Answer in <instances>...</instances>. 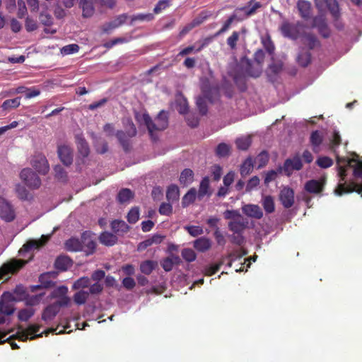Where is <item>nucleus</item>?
Returning a JSON list of instances; mask_svg holds the SVG:
<instances>
[{
  "label": "nucleus",
  "instance_id": "1",
  "mask_svg": "<svg viewBox=\"0 0 362 362\" xmlns=\"http://www.w3.org/2000/svg\"><path fill=\"white\" fill-rule=\"evenodd\" d=\"M141 120L146 125L151 138L153 137L154 132L163 131L168 126V113L164 110L160 111L154 120L152 119V117H150L148 114L144 113L141 115Z\"/></svg>",
  "mask_w": 362,
  "mask_h": 362
},
{
  "label": "nucleus",
  "instance_id": "2",
  "mask_svg": "<svg viewBox=\"0 0 362 362\" xmlns=\"http://www.w3.org/2000/svg\"><path fill=\"white\" fill-rule=\"evenodd\" d=\"M338 175L340 177V182L335 189V194L338 196H342L344 194L351 193L353 192H357L362 197V184L356 182H345L346 177V167L344 165L338 166Z\"/></svg>",
  "mask_w": 362,
  "mask_h": 362
},
{
  "label": "nucleus",
  "instance_id": "3",
  "mask_svg": "<svg viewBox=\"0 0 362 362\" xmlns=\"http://www.w3.org/2000/svg\"><path fill=\"white\" fill-rule=\"evenodd\" d=\"M305 28V25L299 21L296 23L284 21L279 26V30L284 37L296 40L301 37Z\"/></svg>",
  "mask_w": 362,
  "mask_h": 362
},
{
  "label": "nucleus",
  "instance_id": "4",
  "mask_svg": "<svg viewBox=\"0 0 362 362\" xmlns=\"http://www.w3.org/2000/svg\"><path fill=\"white\" fill-rule=\"evenodd\" d=\"M218 98V92L216 89L209 88L203 90V95L198 96L196 99V105L202 115H206L208 112L206 100L211 103H214Z\"/></svg>",
  "mask_w": 362,
  "mask_h": 362
},
{
  "label": "nucleus",
  "instance_id": "5",
  "mask_svg": "<svg viewBox=\"0 0 362 362\" xmlns=\"http://www.w3.org/2000/svg\"><path fill=\"white\" fill-rule=\"evenodd\" d=\"M131 128L127 132L123 131H117L116 133V137L118 139L119 143L120 144L122 149L125 153H128L132 149V143L131 139L136 136L137 134V130L135 127V124L132 122Z\"/></svg>",
  "mask_w": 362,
  "mask_h": 362
},
{
  "label": "nucleus",
  "instance_id": "6",
  "mask_svg": "<svg viewBox=\"0 0 362 362\" xmlns=\"http://www.w3.org/2000/svg\"><path fill=\"white\" fill-rule=\"evenodd\" d=\"M70 300L69 297H65L49 304L45 308L42 315V319L44 321L52 320L59 312L60 308L69 305Z\"/></svg>",
  "mask_w": 362,
  "mask_h": 362
},
{
  "label": "nucleus",
  "instance_id": "7",
  "mask_svg": "<svg viewBox=\"0 0 362 362\" xmlns=\"http://www.w3.org/2000/svg\"><path fill=\"white\" fill-rule=\"evenodd\" d=\"M26 261L22 259H13L0 267V280L6 279L8 274L16 273L22 269Z\"/></svg>",
  "mask_w": 362,
  "mask_h": 362
},
{
  "label": "nucleus",
  "instance_id": "8",
  "mask_svg": "<svg viewBox=\"0 0 362 362\" xmlns=\"http://www.w3.org/2000/svg\"><path fill=\"white\" fill-rule=\"evenodd\" d=\"M16 298L9 291H4L0 299V313L10 316L14 313L13 302Z\"/></svg>",
  "mask_w": 362,
  "mask_h": 362
},
{
  "label": "nucleus",
  "instance_id": "9",
  "mask_svg": "<svg viewBox=\"0 0 362 362\" xmlns=\"http://www.w3.org/2000/svg\"><path fill=\"white\" fill-rule=\"evenodd\" d=\"M303 168V163L298 155L293 158L286 159L282 166H279V172L284 173L286 176H291L293 170H300Z\"/></svg>",
  "mask_w": 362,
  "mask_h": 362
},
{
  "label": "nucleus",
  "instance_id": "10",
  "mask_svg": "<svg viewBox=\"0 0 362 362\" xmlns=\"http://www.w3.org/2000/svg\"><path fill=\"white\" fill-rule=\"evenodd\" d=\"M76 1L63 0V4L66 8H72ZM79 6L82 9V16L83 18H90L95 13L93 0H79Z\"/></svg>",
  "mask_w": 362,
  "mask_h": 362
},
{
  "label": "nucleus",
  "instance_id": "11",
  "mask_svg": "<svg viewBox=\"0 0 362 362\" xmlns=\"http://www.w3.org/2000/svg\"><path fill=\"white\" fill-rule=\"evenodd\" d=\"M315 4L319 11L327 8L334 19L337 20L339 18L340 10L337 0H315Z\"/></svg>",
  "mask_w": 362,
  "mask_h": 362
},
{
  "label": "nucleus",
  "instance_id": "12",
  "mask_svg": "<svg viewBox=\"0 0 362 362\" xmlns=\"http://www.w3.org/2000/svg\"><path fill=\"white\" fill-rule=\"evenodd\" d=\"M0 218L6 223H11L16 218V211L13 205L4 198L0 200Z\"/></svg>",
  "mask_w": 362,
  "mask_h": 362
},
{
  "label": "nucleus",
  "instance_id": "13",
  "mask_svg": "<svg viewBox=\"0 0 362 362\" xmlns=\"http://www.w3.org/2000/svg\"><path fill=\"white\" fill-rule=\"evenodd\" d=\"M21 178L30 189H37L41 186V179L30 168H24L21 172Z\"/></svg>",
  "mask_w": 362,
  "mask_h": 362
},
{
  "label": "nucleus",
  "instance_id": "14",
  "mask_svg": "<svg viewBox=\"0 0 362 362\" xmlns=\"http://www.w3.org/2000/svg\"><path fill=\"white\" fill-rule=\"evenodd\" d=\"M279 199L284 208H291L295 203V192L289 186H284L280 190Z\"/></svg>",
  "mask_w": 362,
  "mask_h": 362
},
{
  "label": "nucleus",
  "instance_id": "15",
  "mask_svg": "<svg viewBox=\"0 0 362 362\" xmlns=\"http://www.w3.org/2000/svg\"><path fill=\"white\" fill-rule=\"evenodd\" d=\"M30 164L38 173L46 175L49 172L48 161L42 153L35 154L30 160Z\"/></svg>",
  "mask_w": 362,
  "mask_h": 362
},
{
  "label": "nucleus",
  "instance_id": "16",
  "mask_svg": "<svg viewBox=\"0 0 362 362\" xmlns=\"http://www.w3.org/2000/svg\"><path fill=\"white\" fill-rule=\"evenodd\" d=\"M310 28H311V29L317 28L320 35L324 38H327L330 35V30L323 16L318 15L315 16L313 19V23H311V27Z\"/></svg>",
  "mask_w": 362,
  "mask_h": 362
},
{
  "label": "nucleus",
  "instance_id": "17",
  "mask_svg": "<svg viewBox=\"0 0 362 362\" xmlns=\"http://www.w3.org/2000/svg\"><path fill=\"white\" fill-rule=\"evenodd\" d=\"M325 179L311 180L306 181L304 185V189L306 192L311 194H320L324 190Z\"/></svg>",
  "mask_w": 362,
  "mask_h": 362
},
{
  "label": "nucleus",
  "instance_id": "18",
  "mask_svg": "<svg viewBox=\"0 0 362 362\" xmlns=\"http://www.w3.org/2000/svg\"><path fill=\"white\" fill-rule=\"evenodd\" d=\"M57 154L59 160L66 165H70L73 162L71 148L67 145H59L57 148Z\"/></svg>",
  "mask_w": 362,
  "mask_h": 362
},
{
  "label": "nucleus",
  "instance_id": "19",
  "mask_svg": "<svg viewBox=\"0 0 362 362\" xmlns=\"http://www.w3.org/2000/svg\"><path fill=\"white\" fill-rule=\"evenodd\" d=\"M299 15L304 21L312 17V4L305 0H298L296 4Z\"/></svg>",
  "mask_w": 362,
  "mask_h": 362
},
{
  "label": "nucleus",
  "instance_id": "20",
  "mask_svg": "<svg viewBox=\"0 0 362 362\" xmlns=\"http://www.w3.org/2000/svg\"><path fill=\"white\" fill-rule=\"evenodd\" d=\"M128 18V16L126 13H122L121 15L117 16L115 20L111 22L106 23L102 26V30L104 33H108L112 30L116 29V28H119L122 26Z\"/></svg>",
  "mask_w": 362,
  "mask_h": 362
},
{
  "label": "nucleus",
  "instance_id": "21",
  "mask_svg": "<svg viewBox=\"0 0 362 362\" xmlns=\"http://www.w3.org/2000/svg\"><path fill=\"white\" fill-rule=\"evenodd\" d=\"M247 220L242 216L235 220L230 221L228 223V228L230 229V230L233 232V233H243L245 228L247 227Z\"/></svg>",
  "mask_w": 362,
  "mask_h": 362
},
{
  "label": "nucleus",
  "instance_id": "22",
  "mask_svg": "<svg viewBox=\"0 0 362 362\" xmlns=\"http://www.w3.org/2000/svg\"><path fill=\"white\" fill-rule=\"evenodd\" d=\"M51 276L55 277L56 273L53 272L42 274L40 278H38V280H40L41 285L34 286L32 289V291H35L36 289H40L42 288H49L54 287L55 284L50 279Z\"/></svg>",
  "mask_w": 362,
  "mask_h": 362
},
{
  "label": "nucleus",
  "instance_id": "23",
  "mask_svg": "<svg viewBox=\"0 0 362 362\" xmlns=\"http://www.w3.org/2000/svg\"><path fill=\"white\" fill-rule=\"evenodd\" d=\"M110 227L117 236H123L131 228L124 221L118 219L112 221Z\"/></svg>",
  "mask_w": 362,
  "mask_h": 362
},
{
  "label": "nucleus",
  "instance_id": "24",
  "mask_svg": "<svg viewBox=\"0 0 362 362\" xmlns=\"http://www.w3.org/2000/svg\"><path fill=\"white\" fill-rule=\"evenodd\" d=\"M99 242L106 246L112 247L118 242L117 236L112 232L103 231L99 235Z\"/></svg>",
  "mask_w": 362,
  "mask_h": 362
},
{
  "label": "nucleus",
  "instance_id": "25",
  "mask_svg": "<svg viewBox=\"0 0 362 362\" xmlns=\"http://www.w3.org/2000/svg\"><path fill=\"white\" fill-rule=\"evenodd\" d=\"M47 240L48 238L45 236H42L41 240H30L20 250V253L23 254V252H27L32 250H39V248L42 247L46 244Z\"/></svg>",
  "mask_w": 362,
  "mask_h": 362
},
{
  "label": "nucleus",
  "instance_id": "26",
  "mask_svg": "<svg viewBox=\"0 0 362 362\" xmlns=\"http://www.w3.org/2000/svg\"><path fill=\"white\" fill-rule=\"evenodd\" d=\"M242 211L249 217L256 219H260L263 216V213L259 205L248 204L242 207Z\"/></svg>",
  "mask_w": 362,
  "mask_h": 362
},
{
  "label": "nucleus",
  "instance_id": "27",
  "mask_svg": "<svg viewBox=\"0 0 362 362\" xmlns=\"http://www.w3.org/2000/svg\"><path fill=\"white\" fill-rule=\"evenodd\" d=\"M303 42L305 45L310 50L314 49L315 47L320 46V42L317 36L312 33H305L303 31L301 37Z\"/></svg>",
  "mask_w": 362,
  "mask_h": 362
},
{
  "label": "nucleus",
  "instance_id": "28",
  "mask_svg": "<svg viewBox=\"0 0 362 362\" xmlns=\"http://www.w3.org/2000/svg\"><path fill=\"white\" fill-rule=\"evenodd\" d=\"M72 260L66 255H61L56 258L54 267L59 271H67L72 266Z\"/></svg>",
  "mask_w": 362,
  "mask_h": 362
},
{
  "label": "nucleus",
  "instance_id": "29",
  "mask_svg": "<svg viewBox=\"0 0 362 362\" xmlns=\"http://www.w3.org/2000/svg\"><path fill=\"white\" fill-rule=\"evenodd\" d=\"M264 52L262 49L255 51L254 54V60L255 63V71L252 72L253 75L259 76L262 71V64L264 59Z\"/></svg>",
  "mask_w": 362,
  "mask_h": 362
},
{
  "label": "nucleus",
  "instance_id": "30",
  "mask_svg": "<svg viewBox=\"0 0 362 362\" xmlns=\"http://www.w3.org/2000/svg\"><path fill=\"white\" fill-rule=\"evenodd\" d=\"M323 141V136L321 132L318 130L313 131L311 132L310 136V143L313 146V150L315 153H318L320 152V146Z\"/></svg>",
  "mask_w": 362,
  "mask_h": 362
},
{
  "label": "nucleus",
  "instance_id": "31",
  "mask_svg": "<svg viewBox=\"0 0 362 362\" xmlns=\"http://www.w3.org/2000/svg\"><path fill=\"white\" fill-rule=\"evenodd\" d=\"M166 199L168 202H177L180 199V188L176 184L170 185L166 190Z\"/></svg>",
  "mask_w": 362,
  "mask_h": 362
},
{
  "label": "nucleus",
  "instance_id": "32",
  "mask_svg": "<svg viewBox=\"0 0 362 362\" xmlns=\"http://www.w3.org/2000/svg\"><path fill=\"white\" fill-rule=\"evenodd\" d=\"M134 197V193L129 188H122L117 194V200L121 204H125Z\"/></svg>",
  "mask_w": 362,
  "mask_h": 362
},
{
  "label": "nucleus",
  "instance_id": "33",
  "mask_svg": "<svg viewBox=\"0 0 362 362\" xmlns=\"http://www.w3.org/2000/svg\"><path fill=\"white\" fill-rule=\"evenodd\" d=\"M76 144L78 153L83 158H87L90 153V148L86 139L77 137Z\"/></svg>",
  "mask_w": 362,
  "mask_h": 362
},
{
  "label": "nucleus",
  "instance_id": "34",
  "mask_svg": "<svg viewBox=\"0 0 362 362\" xmlns=\"http://www.w3.org/2000/svg\"><path fill=\"white\" fill-rule=\"evenodd\" d=\"M209 189V179L208 177H205L200 182L199 189H198V199L202 200L206 195L210 196L211 192Z\"/></svg>",
  "mask_w": 362,
  "mask_h": 362
},
{
  "label": "nucleus",
  "instance_id": "35",
  "mask_svg": "<svg viewBox=\"0 0 362 362\" xmlns=\"http://www.w3.org/2000/svg\"><path fill=\"white\" fill-rule=\"evenodd\" d=\"M180 183L183 186H187L188 185L192 183L194 180V173L193 171L189 168L184 169L180 177Z\"/></svg>",
  "mask_w": 362,
  "mask_h": 362
},
{
  "label": "nucleus",
  "instance_id": "36",
  "mask_svg": "<svg viewBox=\"0 0 362 362\" xmlns=\"http://www.w3.org/2000/svg\"><path fill=\"white\" fill-rule=\"evenodd\" d=\"M158 262L153 260H145L140 264V271L141 273L148 275L156 269Z\"/></svg>",
  "mask_w": 362,
  "mask_h": 362
},
{
  "label": "nucleus",
  "instance_id": "37",
  "mask_svg": "<svg viewBox=\"0 0 362 362\" xmlns=\"http://www.w3.org/2000/svg\"><path fill=\"white\" fill-rule=\"evenodd\" d=\"M194 248L200 252H205L211 247V242L206 238H200L194 241Z\"/></svg>",
  "mask_w": 362,
  "mask_h": 362
},
{
  "label": "nucleus",
  "instance_id": "38",
  "mask_svg": "<svg viewBox=\"0 0 362 362\" xmlns=\"http://www.w3.org/2000/svg\"><path fill=\"white\" fill-rule=\"evenodd\" d=\"M262 206L265 212L272 214L275 211L274 199L272 196L267 195L263 197L262 199Z\"/></svg>",
  "mask_w": 362,
  "mask_h": 362
},
{
  "label": "nucleus",
  "instance_id": "39",
  "mask_svg": "<svg viewBox=\"0 0 362 362\" xmlns=\"http://www.w3.org/2000/svg\"><path fill=\"white\" fill-rule=\"evenodd\" d=\"M196 197H197V194L195 188H190L182 198V206L183 207H186L189 204H193L194 202L195 201Z\"/></svg>",
  "mask_w": 362,
  "mask_h": 362
},
{
  "label": "nucleus",
  "instance_id": "40",
  "mask_svg": "<svg viewBox=\"0 0 362 362\" xmlns=\"http://www.w3.org/2000/svg\"><path fill=\"white\" fill-rule=\"evenodd\" d=\"M341 144V137L337 130H334L332 137L329 140V149L334 153H337V148Z\"/></svg>",
  "mask_w": 362,
  "mask_h": 362
},
{
  "label": "nucleus",
  "instance_id": "41",
  "mask_svg": "<svg viewBox=\"0 0 362 362\" xmlns=\"http://www.w3.org/2000/svg\"><path fill=\"white\" fill-rule=\"evenodd\" d=\"M90 286V279L88 276H82L74 281L72 289L73 290H81L89 288Z\"/></svg>",
  "mask_w": 362,
  "mask_h": 362
},
{
  "label": "nucleus",
  "instance_id": "42",
  "mask_svg": "<svg viewBox=\"0 0 362 362\" xmlns=\"http://www.w3.org/2000/svg\"><path fill=\"white\" fill-rule=\"evenodd\" d=\"M21 97H16L12 99L6 100L1 105L3 110H9L11 109H16L21 105Z\"/></svg>",
  "mask_w": 362,
  "mask_h": 362
},
{
  "label": "nucleus",
  "instance_id": "43",
  "mask_svg": "<svg viewBox=\"0 0 362 362\" xmlns=\"http://www.w3.org/2000/svg\"><path fill=\"white\" fill-rule=\"evenodd\" d=\"M66 250L69 251H80L83 250L82 244L78 239L71 238L65 243Z\"/></svg>",
  "mask_w": 362,
  "mask_h": 362
},
{
  "label": "nucleus",
  "instance_id": "44",
  "mask_svg": "<svg viewBox=\"0 0 362 362\" xmlns=\"http://www.w3.org/2000/svg\"><path fill=\"white\" fill-rule=\"evenodd\" d=\"M253 169V161L251 158L245 160V162L241 164L240 168V173L242 177L248 175Z\"/></svg>",
  "mask_w": 362,
  "mask_h": 362
},
{
  "label": "nucleus",
  "instance_id": "45",
  "mask_svg": "<svg viewBox=\"0 0 362 362\" xmlns=\"http://www.w3.org/2000/svg\"><path fill=\"white\" fill-rule=\"evenodd\" d=\"M230 150V146L224 142H222L217 145L215 153L218 158H226L229 156Z\"/></svg>",
  "mask_w": 362,
  "mask_h": 362
},
{
  "label": "nucleus",
  "instance_id": "46",
  "mask_svg": "<svg viewBox=\"0 0 362 362\" xmlns=\"http://www.w3.org/2000/svg\"><path fill=\"white\" fill-rule=\"evenodd\" d=\"M236 12L237 11H235V12L227 19L223 27L214 33V37H218L221 34L226 32L230 28L233 22L237 19Z\"/></svg>",
  "mask_w": 362,
  "mask_h": 362
},
{
  "label": "nucleus",
  "instance_id": "47",
  "mask_svg": "<svg viewBox=\"0 0 362 362\" xmlns=\"http://www.w3.org/2000/svg\"><path fill=\"white\" fill-rule=\"evenodd\" d=\"M252 144V139L250 136L239 137L235 140L237 148L241 151H246L249 148Z\"/></svg>",
  "mask_w": 362,
  "mask_h": 362
},
{
  "label": "nucleus",
  "instance_id": "48",
  "mask_svg": "<svg viewBox=\"0 0 362 362\" xmlns=\"http://www.w3.org/2000/svg\"><path fill=\"white\" fill-rule=\"evenodd\" d=\"M312 55L308 51L300 52L297 57V62L300 66L306 67L310 62Z\"/></svg>",
  "mask_w": 362,
  "mask_h": 362
},
{
  "label": "nucleus",
  "instance_id": "49",
  "mask_svg": "<svg viewBox=\"0 0 362 362\" xmlns=\"http://www.w3.org/2000/svg\"><path fill=\"white\" fill-rule=\"evenodd\" d=\"M89 293L88 291L81 290L74 295V301L76 304L80 305L86 303L89 298Z\"/></svg>",
  "mask_w": 362,
  "mask_h": 362
},
{
  "label": "nucleus",
  "instance_id": "50",
  "mask_svg": "<svg viewBox=\"0 0 362 362\" xmlns=\"http://www.w3.org/2000/svg\"><path fill=\"white\" fill-rule=\"evenodd\" d=\"M269 160V155L267 151H262L260 152L255 159V162L257 164V168L260 169L264 167Z\"/></svg>",
  "mask_w": 362,
  "mask_h": 362
},
{
  "label": "nucleus",
  "instance_id": "51",
  "mask_svg": "<svg viewBox=\"0 0 362 362\" xmlns=\"http://www.w3.org/2000/svg\"><path fill=\"white\" fill-rule=\"evenodd\" d=\"M16 193L20 199L27 201L31 199V195L25 186L18 184L16 185Z\"/></svg>",
  "mask_w": 362,
  "mask_h": 362
},
{
  "label": "nucleus",
  "instance_id": "52",
  "mask_svg": "<svg viewBox=\"0 0 362 362\" xmlns=\"http://www.w3.org/2000/svg\"><path fill=\"white\" fill-rule=\"evenodd\" d=\"M139 219V208L138 206L132 207L127 215V220L129 223L134 224Z\"/></svg>",
  "mask_w": 362,
  "mask_h": 362
},
{
  "label": "nucleus",
  "instance_id": "53",
  "mask_svg": "<svg viewBox=\"0 0 362 362\" xmlns=\"http://www.w3.org/2000/svg\"><path fill=\"white\" fill-rule=\"evenodd\" d=\"M54 177L57 180L61 182H66L67 173L64 168L59 165H56L54 168Z\"/></svg>",
  "mask_w": 362,
  "mask_h": 362
},
{
  "label": "nucleus",
  "instance_id": "54",
  "mask_svg": "<svg viewBox=\"0 0 362 362\" xmlns=\"http://www.w3.org/2000/svg\"><path fill=\"white\" fill-rule=\"evenodd\" d=\"M68 288L66 286H61L50 293V297L51 298H59V299H63L65 297H68L66 296Z\"/></svg>",
  "mask_w": 362,
  "mask_h": 362
},
{
  "label": "nucleus",
  "instance_id": "55",
  "mask_svg": "<svg viewBox=\"0 0 362 362\" xmlns=\"http://www.w3.org/2000/svg\"><path fill=\"white\" fill-rule=\"evenodd\" d=\"M154 18L152 13H139L132 16L131 25H132L136 21H150Z\"/></svg>",
  "mask_w": 362,
  "mask_h": 362
},
{
  "label": "nucleus",
  "instance_id": "56",
  "mask_svg": "<svg viewBox=\"0 0 362 362\" xmlns=\"http://www.w3.org/2000/svg\"><path fill=\"white\" fill-rule=\"evenodd\" d=\"M35 313V310L33 308H25L19 311L18 317L19 320L26 322L28 321Z\"/></svg>",
  "mask_w": 362,
  "mask_h": 362
},
{
  "label": "nucleus",
  "instance_id": "57",
  "mask_svg": "<svg viewBox=\"0 0 362 362\" xmlns=\"http://www.w3.org/2000/svg\"><path fill=\"white\" fill-rule=\"evenodd\" d=\"M261 6L262 5L259 2H255L252 6L250 7V8H248V7L245 6V7L237 8L235 9V11H245L246 16H250L254 14L256 12L257 9L261 8Z\"/></svg>",
  "mask_w": 362,
  "mask_h": 362
},
{
  "label": "nucleus",
  "instance_id": "58",
  "mask_svg": "<svg viewBox=\"0 0 362 362\" xmlns=\"http://www.w3.org/2000/svg\"><path fill=\"white\" fill-rule=\"evenodd\" d=\"M203 22V20H199V19H194L192 21V22L188 25H187L185 28H183L180 35L183 36L186 35L188 32H189L191 30H192L196 26H199L200 24H202Z\"/></svg>",
  "mask_w": 362,
  "mask_h": 362
},
{
  "label": "nucleus",
  "instance_id": "59",
  "mask_svg": "<svg viewBox=\"0 0 362 362\" xmlns=\"http://www.w3.org/2000/svg\"><path fill=\"white\" fill-rule=\"evenodd\" d=\"M40 20L45 27H49L53 24V18L48 13L42 12L40 15Z\"/></svg>",
  "mask_w": 362,
  "mask_h": 362
},
{
  "label": "nucleus",
  "instance_id": "60",
  "mask_svg": "<svg viewBox=\"0 0 362 362\" xmlns=\"http://www.w3.org/2000/svg\"><path fill=\"white\" fill-rule=\"evenodd\" d=\"M316 163L318 166L322 168H327L333 164V161L331 158L327 156L320 157L317 160Z\"/></svg>",
  "mask_w": 362,
  "mask_h": 362
},
{
  "label": "nucleus",
  "instance_id": "61",
  "mask_svg": "<svg viewBox=\"0 0 362 362\" xmlns=\"http://www.w3.org/2000/svg\"><path fill=\"white\" fill-rule=\"evenodd\" d=\"M239 39V33L237 31H233L230 37L227 39V44L231 49H235L236 47L237 42Z\"/></svg>",
  "mask_w": 362,
  "mask_h": 362
},
{
  "label": "nucleus",
  "instance_id": "62",
  "mask_svg": "<svg viewBox=\"0 0 362 362\" xmlns=\"http://www.w3.org/2000/svg\"><path fill=\"white\" fill-rule=\"evenodd\" d=\"M182 256L188 262H193L196 258V254L192 249L182 250Z\"/></svg>",
  "mask_w": 362,
  "mask_h": 362
},
{
  "label": "nucleus",
  "instance_id": "63",
  "mask_svg": "<svg viewBox=\"0 0 362 362\" xmlns=\"http://www.w3.org/2000/svg\"><path fill=\"white\" fill-rule=\"evenodd\" d=\"M25 28L28 32H32L37 29V24L35 20L27 17L25 18Z\"/></svg>",
  "mask_w": 362,
  "mask_h": 362
},
{
  "label": "nucleus",
  "instance_id": "64",
  "mask_svg": "<svg viewBox=\"0 0 362 362\" xmlns=\"http://www.w3.org/2000/svg\"><path fill=\"white\" fill-rule=\"evenodd\" d=\"M79 49V47L76 44H71L66 45L61 49V52H62L64 54H70L75 52H78Z\"/></svg>",
  "mask_w": 362,
  "mask_h": 362
}]
</instances>
